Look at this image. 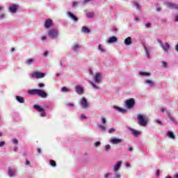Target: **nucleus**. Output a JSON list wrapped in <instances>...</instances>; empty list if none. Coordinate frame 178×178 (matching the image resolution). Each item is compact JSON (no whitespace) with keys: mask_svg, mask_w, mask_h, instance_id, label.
<instances>
[{"mask_svg":"<svg viewBox=\"0 0 178 178\" xmlns=\"http://www.w3.org/2000/svg\"><path fill=\"white\" fill-rule=\"evenodd\" d=\"M90 84L92 86L93 88H97V86H95L92 82H90Z\"/></svg>","mask_w":178,"mask_h":178,"instance_id":"42","label":"nucleus"},{"mask_svg":"<svg viewBox=\"0 0 178 178\" xmlns=\"http://www.w3.org/2000/svg\"><path fill=\"white\" fill-rule=\"evenodd\" d=\"M44 77H45V73H44V72H40L35 71L31 74V78L37 79V80H38L39 79H42Z\"/></svg>","mask_w":178,"mask_h":178,"instance_id":"3","label":"nucleus"},{"mask_svg":"<svg viewBox=\"0 0 178 178\" xmlns=\"http://www.w3.org/2000/svg\"><path fill=\"white\" fill-rule=\"evenodd\" d=\"M37 152H38V154H41V149L38 148Z\"/></svg>","mask_w":178,"mask_h":178,"instance_id":"56","label":"nucleus"},{"mask_svg":"<svg viewBox=\"0 0 178 178\" xmlns=\"http://www.w3.org/2000/svg\"><path fill=\"white\" fill-rule=\"evenodd\" d=\"M115 178H120V175L119 174L115 175Z\"/></svg>","mask_w":178,"mask_h":178,"instance_id":"52","label":"nucleus"},{"mask_svg":"<svg viewBox=\"0 0 178 178\" xmlns=\"http://www.w3.org/2000/svg\"><path fill=\"white\" fill-rule=\"evenodd\" d=\"M14 152H17V147H15V148H14Z\"/></svg>","mask_w":178,"mask_h":178,"instance_id":"62","label":"nucleus"},{"mask_svg":"<svg viewBox=\"0 0 178 178\" xmlns=\"http://www.w3.org/2000/svg\"><path fill=\"white\" fill-rule=\"evenodd\" d=\"M79 48H81V46L79 45L78 44H75L73 46L72 49H74V51H77V49H79Z\"/></svg>","mask_w":178,"mask_h":178,"instance_id":"26","label":"nucleus"},{"mask_svg":"<svg viewBox=\"0 0 178 178\" xmlns=\"http://www.w3.org/2000/svg\"><path fill=\"white\" fill-rule=\"evenodd\" d=\"M102 123L103 124H106V119H105L104 117H102Z\"/></svg>","mask_w":178,"mask_h":178,"instance_id":"36","label":"nucleus"},{"mask_svg":"<svg viewBox=\"0 0 178 178\" xmlns=\"http://www.w3.org/2000/svg\"><path fill=\"white\" fill-rule=\"evenodd\" d=\"M114 109H115L116 111H118V112H122V113H124L127 112L126 109L122 108H120L119 106H114Z\"/></svg>","mask_w":178,"mask_h":178,"instance_id":"20","label":"nucleus"},{"mask_svg":"<svg viewBox=\"0 0 178 178\" xmlns=\"http://www.w3.org/2000/svg\"><path fill=\"white\" fill-rule=\"evenodd\" d=\"M175 22H178V15L175 17Z\"/></svg>","mask_w":178,"mask_h":178,"instance_id":"64","label":"nucleus"},{"mask_svg":"<svg viewBox=\"0 0 178 178\" xmlns=\"http://www.w3.org/2000/svg\"><path fill=\"white\" fill-rule=\"evenodd\" d=\"M81 30L82 32L85 33L86 34L90 33V32L91 31L90 29L87 28L86 26H82Z\"/></svg>","mask_w":178,"mask_h":178,"instance_id":"21","label":"nucleus"},{"mask_svg":"<svg viewBox=\"0 0 178 178\" xmlns=\"http://www.w3.org/2000/svg\"><path fill=\"white\" fill-rule=\"evenodd\" d=\"M95 83L99 84L101 83V74L97 73L95 76Z\"/></svg>","mask_w":178,"mask_h":178,"instance_id":"10","label":"nucleus"},{"mask_svg":"<svg viewBox=\"0 0 178 178\" xmlns=\"http://www.w3.org/2000/svg\"><path fill=\"white\" fill-rule=\"evenodd\" d=\"M5 17V15L4 14H0V19Z\"/></svg>","mask_w":178,"mask_h":178,"instance_id":"54","label":"nucleus"},{"mask_svg":"<svg viewBox=\"0 0 178 178\" xmlns=\"http://www.w3.org/2000/svg\"><path fill=\"white\" fill-rule=\"evenodd\" d=\"M105 149L106 151H108V149H111V145H106L105 147Z\"/></svg>","mask_w":178,"mask_h":178,"instance_id":"40","label":"nucleus"},{"mask_svg":"<svg viewBox=\"0 0 178 178\" xmlns=\"http://www.w3.org/2000/svg\"><path fill=\"white\" fill-rule=\"evenodd\" d=\"M40 116H42V118H44V116H45V113H42L41 114H40Z\"/></svg>","mask_w":178,"mask_h":178,"instance_id":"55","label":"nucleus"},{"mask_svg":"<svg viewBox=\"0 0 178 178\" xmlns=\"http://www.w3.org/2000/svg\"><path fill=\"white\" fill-rule=\"evenodd\" d=\"M116 41H118V38L115 36H112L107 40V42L108 44H112L113 42H116Z\"/></svg>","mask_w":178,"mask_h":178,"instance_id":"14","label":"nucleus"},{"mask_svg":"<svg viewBox=\"0 0 178 178\" xmlns=\"http://www.w3.org/2000/svg\"><path fill=\"white\" fill-rule=\"evenodd\" d=\"M61 91H62L63 92H67L69 91V88H66V87H63V88H61Z\"/></svg>","mask_w":178,"mask_h":178,"instance_id":"32","label":"nucleus"},{"mask_svg":"<svg viewBox=\"0 0 178 178\" xmlns=\"http://www.w3.org/2000/svg\"><path fill=\"white\" fill-rule=\"evenodd\" d=\"M50 165L51 166H53V168H55V166H56V162L54 160H50Z\"/></svg>","mask_w":178,"mask_h":178,"instance_id":"30","label":"nucleus"},{"mask_svg":"<svg viewBox=\"0 0 178 178\" xmlns=\"http://www.w3.org/2000/svg\"><path fill=\"white\" fill-rule=\"evenodd\" d=\"M67 15L70 17L72 18V20H74V22H77V20H79V18H77V17H76L75 15H74L73 13H70V12H67Z\"/></svg>","mask_w":178,"mask_h":178,"instance_id":"16","label":"nucleus"},{"mask_svg":"<svg viewBox=\"0 0 178 178\" xmlns=\"http://www.w3.org/2000/svg\"><path fill=\"white\" fill-rule=\"evenodd\" d=\"M168 118L170 119V120H171V122H176V120H175V118H173V117H172V115H170V114H168Z\"/></svg>","mask_w":178,"mask_h":178,"instance_id":"35","label":"nucleus"},{"mask_svg":"<svg viewBox=\"0 0 178 178\" xmlns=\"http://www.w3.org/2000/svg\"><path fill=\"white\" fill-rule=\"evenodd\" d=\"M34 62V58H29L26 60L28 65H31Z\"/></svg>","mask_w":178,"mask_h":178,"instance_id":"29","label":"nucleus"},{"mask_svg":"<svg viewBox=\"0 0 178 178\" xmlns=\"http://www.w3.org/2000/svg\"><path fill=\"white\" fill-rule=\"evenodd\" d=\"M155 122H156V123H158V124H160L161 126H162L163 124L162 123V121H161L159 120H156Z\"/></svg>","mask_w":178,"mask_h":178,"instance_id":"39","label":"nucleus"},{"mask_svg":"<svg viewBox=\"0 0 178 178\" xmlns=\"http://www.w3.org/2000/svg\"><path fill=\"white\" fill-rule=\"evenodd\" d=\"M145 83L146 84H149V86H150L151 87L154 86V81H152V80H147Z\"/></svg>","mask_w":178,"mask_h":178,"instance_id":"28","label":"nucleus"},{"mask_svg":"<svg viewBox=\"0 0 178 178\" xmlns=\"http://www.w3.org/2000/svg\"><path fill=\"white\" fill-rule=\"evenodd\" d=\"M38 87H40V88H42V87H45V85L44 83H39Z\"/></svg>","mask_w":178,"mask_h":178,"instance_id":"43","label":"nucleus"},{"mask_svg":"<svg viewBox=\"0 0 178 178\" xmlns=\"http://www.w3.org/2000/svg\"><path fill=\"white\" fill-rule=\"evenodd\" d=\"M90 1H91V0H84L83 2H84V3H87V2H90Z\"/></svg>","mask_w":178,"mask_h":178,"instance_id":"58","label":"nucleus"},{"mask_svg":"<svg viewBox=\"0 0 178 178\" xmlns=\"http://www.w3.org/2000/svg\"><path fill=\"white\" fill-rule=\"evenodd\" d=\"M156 11H157V12H161V8H156Z\"/></svg>","mask_w":178,"mask_h":178,"instance_id":"63","label":"nucleus"},{"mask_svg":"<svg viewBox=\"0 0 178 178\" xmlns=\"http://www.w3.org/2000/svg\"><path fill=\"white\" fill-rule=\"evenodd\" d=\"M80 104L84 108H88V102H87V99H86V97L81 98Z\"/></svg>","mask_w":178,"mask_h":178,"instance_id":"6","label":"nucleus"},{"mask_svg":"<svg viewBox=\"0 0 178 178\" xmlns=\"http://www.w3.org/2000/svg\"><path fill=\"white\" fill-rule=\"evenodd\" d=\"M5 145V141L0 142V147H3Z\"/></svg>","mask_w":178,"mask_h":178,"instance_id":"46","label":"nucleus"},{"mask_svg":"<svg viewBox=\"0 0 178 178\" xmlns=\"http://www.w3.org/2000/svg\"><path fill=\"white\" fill-rule=\"evenodd\" d=\"M16 99L19 104H24V97L21 96H16Z\"/></svg>","mask_w":178,"mask_h":178,"instance_id":"19","label":"nucleus"},{"mask_svg":"<svg viewBox=\"0 0 178 178\" xmlns=\"http://www.w3.org/2000/svg\"><path fill=\"white\" fill-rule=\"evenodd\" d=\"M128 151H130V152L133 151V147H128Z\"/></svg>","mask_w":178,"mask_h":178,"instance_id":"53","label":"nucleus"},{"mask_svg":"<svg viewBox=\"0 0 178 178\" xmlns=\"http://www.w3.org/2000/svg\"><path fill=\"white\" fill-rule=\"evenodd\" d=\"M166 5H167L168 8H170V9H178L177 4H175V3H170V2H167Z\"/></svg>","mask_w":178,"mask_h":178,"instance_id":"8","label":"nucleus"},{"mask_svg":"<svg viewBox=\"0 0 178 178\" xmlns=\"http://www.w3.org/2000/svg\"><path fill=\"white\" fill-rule=\"evenodd\" d=\"M8 175L10 177L15 176V171L12 170V168H8Z\"/></svg>","mask_w":178,"mask_h":178,"instance_id":"24","label":"nucleus"},{"mask_svg":"<svg viewBox=\"0 0 178 178\" xmlns=\"http://www.w3.org/2000/svg\"><path fill=\"white\" fill-rule=\"evenodd\" d=\"M161 65L163 67H168V63L165 61L161 62Z\"/></svg>","mask_w":178,"mask_h":178,"instance_id":"34","label":"nucleus"},{"mask_svg":"<svg viewBox=\"0 0 178 178\" xmlns=\"http://www.w3.org/2000/svg\"><path fill=\"white\" fill-rule=\"evenodd\" d=\"M59 34V32L56 31V29H50L48 32V35L52 38V40H54V38H58V35Z\"/></svg>","mask_w":178,"mask_h":178,"instance_id":"5","label":"nucleus"},{"mask_svg":"<svg viewBox=\"0 0 178 178\" xmlns=\"http://www.w3.org/2000/svg\"><path fill=\"white\" fill-rule=\"evenodd\" d=\"M33 108H35V109H36V111H38V112H44V111H45L42 107L40 106L38 104H35L33 106Z\"/></svg>","mask_w":178,"mask_h":178,"instance_id":"17","label":"nucleus"},{"mask_svg":"<svg viewBox=\"0 0 178 178\" xmlns=\"http://www.w3.org/2000/svg\"><path fill=\"white\" fill-rule=\"evenodd\" d=\"M167 136H168V137L170 138H172V139H175L176 138V136H175V134L172 131H168L167 133Z\"/></svg>","mask_w":178,"mask_h":178,"instance_id":"23","label":"nucleus"},{"mask_svg":"<svg viewBox=\"0 0 178 178\" xmlns=\"http://www.w3.org/2000/svg\"><path fill=\"white\" fill-rule=\"evenodd\" d=\"M175 49H176V51H177V52H178V43L177 44V45H176V47H175Z\"/></svg>","mask_w":178,"mask_h":178,"instance_id":"59","label":"nucleus"},{"mask_svg":"<svg viewBox=\"0 0 178 178\" xmlns=\"http://www.w3.org/2000/svg\"><path fill=\"white\" fill-rule=\"evenodd\" d=\"M109 176H111V174H106L105 175V178H109Z\"/></svg>","mask_w":178,"mask_h":178,"instance_id":"57","label":"nucleus"},{"mask_svg":"<svg viewBox=\"0 0 178 178\" xmlns=\"http://www.w3.org/2000/svg\"><path fill=\"white\" fill-rule=\"evenodd\" d=\"M140 76H151V73L149 72H140Z\"/></svg>","mask_w":178,"mask_h":178,"instance_id":"27","label":"nucleus"},{"mask_svg":"<svg viewBox=\"0 0 178 178\" xmlns=\"http://www.w3.org/2000/svg\"><path fill=\"white\" fill-rule=\"evenodd\" d=\"M98 49H99V51H101V52H104V51H105V49H104L102 48V47L101 46V44L99 45Z\"/></svg>","mask_w":178,"mask_h":178,"instance_id":"37","label":"nucleus"},{"mask_svg":"<svg viewBox=\"0 0 178 178\" xmlns=\"http://www.w3.org/2000/svg\"><path fill=\"white\" fill-rule=\"evenodd\" d=\"M123 141L122 139L116 138H112L110 140L111 144H120Z\"/></svg>","mask_w":178,"mask_h":178,"instance_id":"9","label":"nucleus"},{"mask_svg":"<svg viewBox=\"0 0 178 178\" xmlns=\"http://www.w3.org/2000/svg\"><path fill=\"white\" fill-rule=\"evenodd\" d=\"M52 26V19H47L44 22V27L49 29Z\"/></svg>","mask_w":178,"mask_h":178,"instance_id":"13","label":"nucleus"},{"mask_svg":"<svg viewBox=\"0 0 178 178\" xmlns=\"http://www.w3.org/2000/svg\"><path fill=\"white\" fill-rule=\"evenodd\" d=\"M161 47L163 48L164 52H168V49H170V45L168 43L161 44Z\"/></svg>","mask_w":178,"mask_h":178,"instance_id":"11","label":"nucleus"},{"mask_svg":"<svg viewBox=\"0 0 178 178\" xmlns=\"http://www.w3.org/2000/svg\"><path fill=\"white\" fill-rule=\"evenodd\" d=\"M76 92L78 93L79 95L84 94V89L83 87L80 86H75Z\"/></svg>","mask_w":178,"mask_h":178,"instance_id":"7","label":"nucleus"},{"mask_svg":"<svg viewBox=\"0 0 178 178\" xmlns=\"http://www.w3.org/2000/svg\"><path fill=\"white\" fill-rule=\"evenodd\" d=\"M120 165H122V161H118L115 165H114V172H118L120 168Z\"/></svg>","mask_w":178,"mask_h":178,"instance_id":"18","label":"nucleus"},{"mask_svg":"<svg viewBox=\"0 0 178 178\" xmlns=\"http://www.w3.org/2000/svg\"><path fill=\"white\" fill-rule=\"evenodd\" d=\"M42 40H47V36H42Z\"/></svg>","mask_w":178,"mask_h":178,"instance_id":"60","label":"nucleus"},{"mask_svg":"<svg viewBox=\"0 0 178 178\" xmlns=\"http://www.w3.org/2000/svg\"><path fill=\"white\" fill-rule=\"evenodd\" d=\"M94 145H95V147H99L101 145V142L97 141V142L95 143Z\"/></svg>","mask_w":178,"mask_h":178,"instance_id":"38","label":"nucleus"},{"mask_svg":"<svg viewBox=\"0 0 178 178\" xmlns=\"http://www.w3.org/2000/svg\"><path fill=\"white\" fill-rule=\"evenodd\" d=\"M125 45H131L133 44V41L131 40V37H128L124 40Z\"/></svg>","mask_w":178,"mask_h":178,"instance_id":"15","label":"nucleus"},{"mask_svg":"<svg viewBox=\"0 0 178 178\" xmlns=\"http://www.w3.org/2000/svg\"><path fill=\"white\" fill-rule=\"evenodd\" d=\"M174 177H175V178H178V173L175 174V175H174Z\"/></svg>","mask_w":178,"mask_h":178,"instance_id":"61","label":"nucleus"},{"mask_svg":"<svg viewBox=\"0 0 178 178\" xmlns=\"http://www.w3.org/2000/svg\"><path fill=\"white\" fill-rule=\"evenodd\" d=\"M135 6L138 9V8H140V4H138V3H135Z\"/></svg>","mask_w":178,"mask_h":178,"instance_id":"49","label":"nucleus"},{"mask_svg":"<svg viewBox=\"0 0 178 178\" xmlns=\"http://www.w3.org/2000/svg\"><path fill=\"white\" fill-rule=\"evenodd\" d=\"M99 127L102 131H105V130H106V127H105L104 125H99Z\"/></svg>","mask_w":178,"mask_h":178,"instance_id":"33","label":"nucleus"},{"mask_svg":"<svg viewBox=\"0 0 178 178\" xmlns=\"http://www.w3.org/2000/svg\"><path fill=\"white\" fill-rule=\"evenodd\" d=\"M87 17H88V19H92V17H94V16H95V14L94 13H88L86 14Z\"/></svg>","mask_w":178,"mask_h":178,"instance_id":"25","label":"nucleus"},{"mask_svg":"<svg viewBox=\"0 0 178 178\" xmlns=\"http://www.w3.org/2000/svg\"><path fill=\"white\" fill-rule=\"evenodd\" d=\"M137 119L140 126H145L147 123H148V117L143 114H138L137 115Z\"/></svg>","mask_w":178,"mask_h":178,"instance_id":"2","label":"nucleus"},{"mask_svg":"<svg viewBox=\"0 0 178 178\" xmlns=\"http://www.w3.org/2000/svg\"><path fill=\"white\" fill-rule=\"evenodd\" d=\"M126 106L128 108V109H131V108H134V105L136 104V101L134 98H131L129 99H127L125 101Z\"/></svg>","mask_w":178,"mask_h":178,"instance_id":"4","label":"nucleus"},{"mask_svg":"<svg viewBox=\"0 0 178 178\" xmlns=\"http://www.w3.org/2000/svg\"><path fill=\"white\" fill-rule=\"evenodd\" d=\"M115 132V129L113 128H111L109 130H108V133L111 134V133H113Z\"/></svg>","mask_w":178,"mask_h":178,"instance_id":"41","label":"nucleus"},{"mask_svg":"<svg viewBox=\"0 0 178 178\" xmlns=\"http://www.w3.org/2000/svg\"><path fill=\"white\" fill-rule=\"evenodd\" d=\"M29 94H31V95H38V97H41V98H47V97H48V94H47V92L40 89H34L30 90Z\"/></svg>","mask_w":178,"mask_h":178,"instance_id":"1","label":"nucleus"},{"mask_svg":"<svg viewBox=\"0 0 178 178\" xmlns=\"http://www.w3.org/2000/svg\"><path fill=\"white\" fill-rule=\"evenodd\" d=\"M144 48H145V52L147 58H149V52H148V49L145 46L144 47Z\"/></svg>","mask_w":178,"mask_h":178,"instance_id":"31","label":"nucleus"},{"mask_svg":"<svg viewBox=\"0 0 178 178\" xmlns=\"http://www.w3.org/2000/svg\"><path fill=\"white\" fill-rule=\"evenodd\" d=\"M13 144H17L19 141L17 140V139H13Z\"/></svg>","mask_w":178,"mask_h":178,"instance_id":"44","label":"nucleus"},{"mask_svg":"<svg viewBox=\"0 0 178 178\" xmlns=\"http://www.w3.org/2000/svg\"><path fill=\"white\" fill-rule=\"evenodd\" d=\"M26 165L27 166H30V161H29L28 160H26Z\"/></svg>","mask_w":178,"mask_h":178,"instance_id":"51","label":"nucleus"},{"mask_svg":"<svg viewBox=\"0 0 178 178\" xmlns=\"http://www.w3.org/2000/svg\"><path fill=\"white\" fill-rule=\"evenodd\" d=\"M49 54V51H46L44 53V56H47Z\"/></svg>","mask_w":178,"mask_h":178,"instance_id":"50","label":"nucleus"},{"mask_svg":"<svg viewBox=\"0 0 178 178\" xmlns=\"http://www.w3.org/2000/svg\"><path fill=\"white\" fill-rule=\"evenodd\" d=\"M80 116L81 119H87V117L84 114H81Z\"/></svg>","mask_w":178,"mask_h":178,"instance_id":"45","label":"nucleus"},{"mask_svg":"<svg viewBox=\"0 0 178 178\" xmlns=\"http://www.w3.org/2000/svg\"><path fill=\"white\" fill-rule=\"evenodd\" d=\"M130 131H131L133 136H138V135L141 134V132H140L134 129H131Z\"/></svg>","mask_w":178,"mask_h":178,"instance_id":"22","label":"nucleus"},{"mask_svg":"<svg viewBox=\"0 0 178 178\" xmlns=\"http://www.w3.org/2000/svg\"><path fill=\"white\" fill-rule=\"evenodd\" d=\"M67 106H74V104L73 103H68Z\"/></svg>","mask_w":178,"mask_h":178,"instance_id":"47","label":"nucleus"},{"mask_svg":"<svg viewBox=\"0 0 178 178\" xmlns=\"http://www.w3.org/2000/svg\"><path fill=\"white\" fill-rule=\"evenodd\" d=\"M9 10L11 13H16V12H17V5L13 4L9 8Z\"/></svg>","mask_w":178,"mask_h":178,"instance_id":"12","label":"nucleus"},{"mask_svg":"<svg viewBox=\"0 0 178 178\" xmlns=\"http://www.w3.org/2000/svg\"><path fill=\"white\" fill-rule=\"evenodd\" d=\"M150 26H151V23H147L145 24V27H147V29L149 28Z\"/></svg>","mask_w":178,"mask_h":178,"instance_id":"48","label":"nucleus"}]
</instances>
